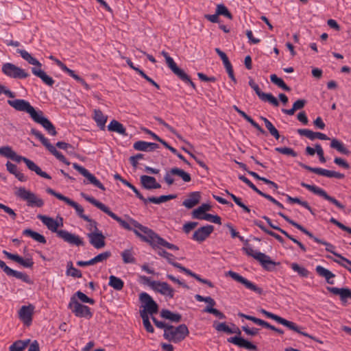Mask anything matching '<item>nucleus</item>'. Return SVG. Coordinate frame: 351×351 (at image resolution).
<instances>
[{
  "instance_id": "f257e3e1",
  "label": "nucleus",
  "mask_w": 351,
  "mask_h": 351,
  "mask_svg": "<svg viewBox=\"0 0 351 351\" xmlns=\"http://www.w3.org/2000/svg\"><path fill=\"white\" fill-rule=\"evenodd\" d=\"M127 223L131 228L130 230H132L136 237L142 241L149 243L153 247L160 245L169 250H178L179 248L177 245L167 242L152 229L143 226L135 219L130 218L129 222Z\"/></svg>"
},
{
  "instance_id": "f03ea898",
  "label": "nucleus",
  "mask_w": 351,
  "mask_h": 351,
  "mask_svg": "<svg viewBox=\"0 0 351 351\" xmlns=\"http://www.w3.org/2000/svg\"><path fill=\"white\" fill-rule=\"evenodd\" d=\"M8 104L16 110L28 113L31 118L41 125L51 136H56L57 132L53 123L45 117L41 110L36 111L30 103L23 99H9Z\"/></svg>"
},
{
  "instance_id": "7ed1b4c3",
  "label": "nucleus",
  "mask_w": 351,
  "mask_h": 351,
  "mask_svg": "<svg viewBox=\"0 0 351 351\" xmlns=\"http://www.w3.org/2000/svg\"><path fill=\"white\" fill-rule=\"evenodd\" d=\"M39 219L47 228L53 232H56L57 236L61 238L64 241L76 246H84V242L78 235L72 234L65 230H58L60 224L58 221L51 217L43 215H38Z\"/></svg>"
},
{
  "instance_id": "20e7f679",
  "label": "nucleus",
  "mask_w": 351,
  "mask_h": 351,
  "mask_svg": "<svg viewBox=\"0 0 351 351\" xmlns=\"http://www.w3.org/2000/svg\"><path fill=\"white\" fill-rule=\"evenodd\" d=\"M234 326L233 328L229 327L226 322H214L213 327L218 332H224L227 334H237V336L231 337L227 339L228 342L233 343L239 348H243L247 350H256L257 346L250 341L245 339L244 338L239 337L241 332L239 328L236 326L234 324H232Z\"/></svg>"
},
{
  "instance_id": "39448f33",
  "label": "nucleus",
  "mask_w": 351,
  "mask_h": 351,
  "mask_svg": "<svg viewBox=\"0 0 351 351\" xmlns=\"http://www.w3.org/2000/svg\"><path fill=\"white\" fill-rule=\"evenodd\" d=\"M0 155L16 162H23L29 170L34 171L38 176L48 180L51 179V177L46 172L42 171L34 162L26 157L18 155L9 145L0 147Z\"/></svg>"
},
{
  "instance_id": "423d86ee",
  "label": "nucleus",
  "mask_w": 351,
  "mask_h": 351,
  "mask_svg": "<svg viewBox=\"0 0 351 351\" xmlns=\"http://www.w3.org/2000/svg\"><path fill=\"white\" fill-rule=\"evenodd\" d=\"M237 237L239 238L241 241L243 242L245 246L243 247L242 250L245 252L247 256H252L258 261L262 267L267 271H271L274 269L277 263L272 261L269 256L261 252H254L250 245L248 240L244 239L243 237L239 234V237Z\"/></svg>"
},
{
  "instance_id": "0eeeda50",
  "label": "nucleus",
  "mask_w": 351,
  "mask_h": 351,
  "mask_svg": "<svg viewBox=\"0 0 351 351\" xmlns=\"http://www.w3.org/2000/svg\"><path fill=\"white\" fill-rule=\"evenodd\" d=\"M278 214L281 217H282L287 223H289V224L292 225L293 226H294L295 228H296L297 229H298L299 230L302 232L304 234L307 235L311 239H313V241L315 242L325 245L326 250L327 252L332 253L333 255H335L336 257H337L339 258V255H341V254L337 253V252L334 251L335 246L333 245H332L331 243H330L326 241L319 239L317 237H315L310 231H308L307 229H306L304 226H302V225L295 222V221L292 220L291 219H290L288 216H287L284 213L279 212Z\"/></svg>"
},
{
  "instance_id": "6e6552de",
  "label": "nucleus",
  "mask_w": 351,
  "mask_h": 351,
  "mask_svg": "<svg viewBox=\"0 0 351 351\" xmlns=\"http://www.w3.org/2000/svg\"><path fill=\"white\" fill-rule=\"evenodd\" d=\"M158 254L159 256L165 258L169 264L179 269L180 271L184 272L186 274L194 278L199 282L208 285L209 287H214L213 283L209 280L202 278L200 276L193 272L191 270L183 267L180 263L173 261L174 256L172 254L169 253L164 250H159Z\"/></svg>"
},
{
  "instance_id": "1a4fd4ad",
  "label": "nucleus",
  "mask_w": 351,
  "mask_h": 351,
  "mask_svg": "<svg viewBox=\"0 0 351 351\" xmlns=\"http://www.w3.org/2000/svg\"><path fill=\"white\" fill-rule=\"evenodd\" d=\"M46 191L47 193L56 197V198H58L60 200L64 202L66 204H67L70 206L73 207L75 210L77 215L80 218H82V219H84V221H86L87 222L93 223L94 224L95 229L97 230V223L95 220L91 219L88 216L84 214V208L78 203H77L75 201L72 200L71 199L63 195L62 194L56 192V191H54L53 189H52L51 188H47L46 189Z\"/></svg>"
},
{
  "instance_id": "9d476101",
  "label": "nucleus",
  "mask_w": 351,
  "mask_h": 351,
  "mask_svg": "<svg viewBox=\"0 0 351 351\" xmlns=\"http://www.w3.org/2000/svg\"><path fill=\"white\" fill-rule=\"evenodd\" d=\"M189 334L188 327L182 324L178 326H169L165 330L163 337L165 339L174 343H178L183 341Z\"/></svg>"
},
{
  "instance_id": "9b49d317",
  "label": "nucleus",
  "mask_w": 351,
  "mask_h": 351,
  "mask_svg": "<svg viewBox=\"0 0 351 351\" xmlns=\"http://www.w3.org/2000/svg\"><path fill=\"white\" fill-rule=\"evenodd\" d=\"M81 196L86 199L89 203L92 204L95 206H96L97 208L102 210L104 213L107 214L108 216L112 217L113 219L117 221L120 226L125 229V230H131V228L130 227L129 224L125 221V220L122 219L120 217L117 216L115 213L112 212L110 209L106 206L104 204L100 202L99 201L95 199L93 197L89 196L88 195L81 193Z\"/></svg>"
},
{
  "instance_id": "f8f14e48",
  "label": "nucleus",
  "mask_w": 351,
  "mask_h": 351,
  "mask_svg": "<svg viewBox=\"0 0 351 351\" xmlns=\"http://www.w3.org/2000/svg\"><path fill=\"white\" fill-rule=\"evenodd\" d=\"M161 55L165 58L166 63L172 72L183 82L190 85L194 90H195V84L191 80L189 75L177 66L176 63L174 62L173 59L169 56V53L165 51H162Z\"/></svg>"
},
{
  "instance_id": "ddd939ff",
  "label": "nucleus",
  "mask_w": 351,
  "mask_h": 351,
  "mask_svg": "<svg viewBox=\"0 0 351 351\" xmlns=\"http://www.w3.org/2000/svg\"><path fill=\"white\" fill-rule=\"evenodd\" d=\"M14 195L23 201L27 202V205L29 207H43L44 201L37 196L35 193L29 190H27L25 187H19L16 189Z\"/></svg>"
},
{
  "instance_id": "4468645a",
  "label": "nucleus",
  "mask_w": 351,
  "mask_h": 351,
  "mask_svg": "<svg viewBox=\"0 0 351 351\" xmlns=\"http://www.w3.org/2000/svg\"><path fill=\"white\" fill-rule=\"evenodd\" d=\"M259 312L261 313L263 315H265L268 318H270V319H272L274 320H275L276 322H277L278 323L287 327L289 329L291 330H293L295 331V332L298 333V334H300L303 336H305V337H308L311 339H315L314 337H313L311 335H310L309 334L305 332H302L301 330H300V327L298 326L295 323L293 322H291V321H289V320H287L286 319H284L276 314H274L271 312H269L267 311H266L265 309L264 308H261L259 310Z\"/></svg>"
},
{
  "instance_id": "2eb2a0df",
  "label": "nucleus",
  "mask_w": 351,
  "mask_h": 351,
  "mask_svg": "<svg viewBox=\"0 0 351 351\" xmlns=\"http://www.w3.org/2000/svg\"><path fill=\"white\" fill-rule=\"evenodd\" d=\"M30 134L35 136L42 144L47 149V150L53 154L57 159L62 162L66 165H69L70 162L66 160L64 156L60 152H58L56 147L52 145L49 141L44 136V135L38 130L32 128L30 131Z\"/></svg>"
},
{
  "instance_id": "dca6fc26",
  "label": "nucleus",
  "mask_w": 351,
  "mask_h": 351,
  "mask_svg": "<svg viewBox=\"0 0 351 351\" xmlns=\"http://www.w3.org/2000/svg\"><path fill=\"white\" fill-rule=\"evenodd\" d=\"M68 308L71 310L72 313H73L76 317H85L87 319H90L93 317L90 308L88 306L80 303L75 296L71 298L68 304Z\"/></svg>"
},
{
  "instance_id": "f3484780",
  "label": "nucleus",
  "mask_w": 351,
  "mask_h": 351,
  "mask_svg": "<svg viewBox=\"0 0 351 351\" xmlns=\"http://www.w3.org/2000/svg\"><path fill=\"white\" fill-rule=\"evenodd\" d=\"M300 185L310 191L311 192L313 193L314 194H316L322 197H323L324 199L328 201L329 202L335 205L338 208L341 210L345 209V206L343 205L340 202H339L337 199H336L335 197L329 195L326 191L322 189V188H319L315 185H311L306 184L305 182H301Z\"/></svg>"
},
{
  "instance_id": "a211bd4d",
  "label": "nucleus",
  "mask_w": 351,
  "mask_h": 351,
  "mask_svg": "<svg viewBox=\"0 0 351 351\" xmlns=\"http://www.w3.org/2000/svg\"><path fill=\"white\" fill-rule=\"evenodd\" d=\"M174 176L180 178L184 182H189L191 180V176L189 173L178 167H173L167 171L164 176V180L169 186L172 185L176 180Z\"/></svg>"
},
{
  "instance_id": "6ab92c4d",
  "label": "nucleus",
  "mask_w": 351,
  "mask_h": 351,
  "mask_svg": "<svg viewBox=\"0 0 351 351\" xmlns=\"http://www.w3.org/2000/svg\"><path fill=\"white\" fill-rule=\"evenodd\" d=\"M2 72L5 75L14 79H25L29 76L24 69L9 62L3 64Z\"/></svg>"
},
{
  "instance_id": "aec40b11",
  "label": "nucleus",
  "mask_w": 351,
  "mask_h": 351,
  "mask_svg": "<svg viewBox=\"0 0 351 351\" xmlns=\"http://www.w3.org/2000/svg\"><path fill=\"white\" fill-rule=\"evenodd\" d=\"M299 165L306 170L315 173L317 175L326 176L327 178H335L337 179H343L345 177L343 173L319 167H312L302 162H299Z\"/></svg>"
},
{
  "instance_id": "412c9836",
  "label": "nucleus",
  "mask_w": 351,
  "mask_h": 351,
  "mask_svg": "<svg viewBox=\"0 0 351 351\" xmlns=\"http://www.w3.org/2000/svg\"><path fill=\"white\" fill-rule=\"evenodd\" d=\"M139 300L143 304L144 310L143 311L151 315L158 313V306L152 298L146 292H142L139 295Z\"/></svg>"
},
{
  "instance_id": "4be33fe9",
  "label": "nucleus",
  "mask_w": 351,
  "mask_h": 351,
  "mask_svg": "<svg viewBox=\"0 0 351 351\" xmlns=\"http://www.w3.org/2000/svg\"><path fill=\"white\" fill-rule=\"evenodd\" d=\"M73 167L77 170L80 174L84 176L89 183L93 184L95 186L99 188L102 191H105L106 188L104 184L91 173H90L86 168L80 166L77 163H73Z\"/></svg>"
},
{
  "instance_id": "5701e85b",
  "label": "nucleus",
  "mask_w": 351,
  "mask_h": 351,
  "mask_svg": "<svg viewBox=\"0 0 351 351\" xmlns=\"http://www.w3.org/2000/svg\"><path fill=\"white\" fill-rule=\"evenodd\" d=\"M228 275L231 277L235 281L243 285L247 289L254 291L255 293L261 295L263 293V289L257 287L255 284L252 283L245 278L243 277L240 274L233 271H229Z\"/></svg>"
},
{
  "instance_id": "b1692460",
  "label": "nucleus",
  "mask_w": 351,
  "mask_h": 351,
  "mask_svg": "<svg viewBox=\"0 0 351 351\" xmlns=\"http://www.w3.org/2000/svg\"><path fill=\"white\" fill-rule=\"evenodd\" d=\"M149 287L155 291L169 298H173L174 296V289L166 282L153 280L150 282Z\"/></svg>"
},
{
  "instance_id": "393cba45",
  "label": "nucleus",
  "mask_w": 351,
  "mask_h": 351,
  "mask_svg": "<svg viewBox=\"0 0 351 351\" xmlns=\"http://www.w3.org/2000/svg\"><path fill=\"white\" fill-rule=\"evenodd\" d=\"M0 267L8 276L15 277L17 279L21 280L23 282L27 284H32L30 278L25 273L14 270L6 265V264L0 259Z\"/></svg>"
},
{
  "instance_id": "a878e982",
  "label": "nucleus",
  "mask_w": 351,
  "mask_h": 351,
  "mask_svg": "<svg viewBox=\"0 0 351 351\" xmlns=\"http://www.w3.org/2000/svg\"><path fill=\"white\" fill-rule=\"evenodd\" d=\"M34 306L29 304L22 306L19 311V317L23 324L29 326L32 322V316L34 312Z\"/></svg>"
},
{
  "instance_id": "bb28decb",
  "label": "nucleus",
  "mask_w": 351,
  "mask_h": 351,
  "mask_svg": "<svg viewBox=\"0 0 351 351\" xmlns=\"http://www.w3.org/2000/svg\"><path fill=\"white\" fill-rule=\"evenodd\" d=\"M238 316L240 317H243L247 320H250L252 322H253L254 324L258 325V326H263L264 328H269L270 330H272L274 331H276V332L279 333V334H283L284 333V331L282 330V329H280V328H278L276 327H275L274 326L270 324L269 323L261 319H259V318H257L256 317H254V316H252V315H245L243 313H241L239 312L238 313Z\"/></svg>"
},
{
  "instance_id": "cd10ccee",
  "label": "nucleus",
  "mask_w": 351,
  "mask_h": 351,
  "mask_svg": "<svg viewBox=\"0 0 351 351\" xmlns=\"http://www.w3.org/2000/svg\"><path fill=\"white\" fill-rule=\"evenodd\" d=\"M90 243L96 249H101L106 245L105 237L98 229L87 234Z\"/></svg>"
},
{
  "instance_id": "c85d7f7f",
  "label": "nucleus",
  "mask_w": 351,
  "mask_h": 351,
  "mask_svg": "<svg viewBox=\"0 0 351 351\" xmlns=\"http://www.w3.org/2000/svg\"><path fill=\"white\" fill-rule=\"evenodd\" d=\"M214 226L212 225H206L198 228L193 234L192 239L197 242L202 243L205 241L210 234L213 232Z\"/></svg>"
},
{
  "instance_id": "c756f323",
  "label": "nucleus",
  "mask_w": 351,
  "mask_h": 351,
  "mask_svg": "<svg viewBox=\"0 0 351 351\" xmlns=\"http://www.w3.org/2000/svg\"><path fill=\"white\" fill-rule=\"evenodd\" d=\"M327 290L334 295H339L343 304H346L347 303L348 298L351 299V289L349 288L328 287Z\"/></svg>"
},
{
  "instance_id": "7c9ffc66",
  "label": "nucleus",
  "mask_w": 351,
  "mask_h": 351,
  "mask_svg": "<svg viewBox=\"0 0 351 351\" xmlns=\"http://www.w3.org/2000/svg\"><path fill=\"white\" fill-rule=\"evenodd\" d=\"M297 132L300 136H306L311 141H313L315 138H319L320 140H330V138L325 134L319 132H313L308 129H298Z\"/></svg>"
},
{
  "instance_id": "2f4dec72",
  "label": "nucleus",
  "mask_w": 351,
  "mask_h": 351,
  "mask_svg": "<svg viewBox=\"0 0 351 351\" xmlns=\"http://www.w3.org/2000/svg\"><path fill=\"white\" fill-rule=\"evenodd\" d=\"M253 90L255 91L258 97L263 101H267L274 106H278L279 101L271 93H265L261 90L258 85H256Z\"/></svg>"
},
{
  "instance_id": "473e14b6",
  "label": "nucleus",
  "mask_w": 351,
  "mask_h": 351,
  "mask_svg": "<svg viewBox=\"0 0 351 351\" xmlns=\"http://www.w3.org/2000/svg\"><path fill=\"white\" fill-rule=\"evenodd\" d=\"M41 68L42 67H32V73L36 77H39L45 84L48 85L49 86H53L55 81L51 77L47 75V73L43 70H42Z\"/></svg>"
},
{
  "instance_id": "72a5a7b5",
  "label": "nucleus",
  "mask_w": 351,
  "mask_h": 351,
  "mask_svg": "<svg viewBox=\"0 0 351 351\" xmlns=\"http://www.w3.org/2000/svg\"><path fill=\"white\" fill-rule=\"evenodd\" d=\"M201 199V193L199 191L191 192L188 198L183 201L182 205L187 208H192L199 204Z\"/></svg>"
},
{
  "instance_id": "f704fd0d",
  "label": "nucleus",
  "mask_w": 351,
  "mask_h": 351,
  "mask_svg": "<svg viewBox=\"0 0 351 351\" xmlns=\"http://www.w3.org/2000/svg\"><path fill=\"white\" fill-rule=\"evenodd\" d=\"M141 182L143 186L146 189H156L161 187V185L156 182V178L152 176H141Z\"/></svg>"
},
{
  "instance_id": "c9c22d12",
  "label": "nucleus",
  "mask_w": 351,
  "mask_h": 351,
  "mask_svg": "<svg viewBox=\"0 0 351 351\" xmlns=\"http://www.w3.org/2000/svg\"><path fill=\"white\" fill-rule=\"evenodd\" d=\"M108 130L110 132H117L124 136H128L126 129L125 128L123 125L115 119H113L110 122V123L108 125Z\"/></svg>"
},
{
  "instance_id": "e433bc0d",
  "label": "nucleus",
  "mask_w": 351,
  "mask_h": 351,
  "mask_svg": "<svg viewBox=\"0 0 351 351\" xmlns=\"http://www.w3.org/2000/svg\"><path fill=\"white\" fill-rule=\"evenodd\" d=\"M16 53L20 54L29 64L36 66V68L42 67V64L25 49H17Z\"/></svg>"
},
{
  "instance_id": "4c0bfd02",
  "label": "nucleus",
  "mask_w": 351,
  "mask_h": 351,
  "mask_svg": "<svg viewBox=\"0 0 351 351\" xmlns=\"http://www.w3.org/2000/svg\"><path fill=\"white\" fill-rule=\"evenodd\" d=\"M330 147L332 149H335L339 153L349 156L350 154V151L345 146V145L340 141L337 138L331 139Z\"/></svg>"
},
{
  "instance_id": "58836bf2",
  "label": "nucleus",
  "mask_w": 351,
  "mask_h": 351,
  "mask_svg": "<svg viewBox=\"0 0 351 351\" xmlns=\"http://www.w3.org/2000/svg\"><path fill=\"white\" fill-rule=\"evenodd\" d=\"M160 316L162 318L169 319L173 322L178 323L182 319V315L179 313H173L169 310L163 309L160 312Z\"/></svg>"
},
{
  "instance_id": "ea45409f",
  "label": "nucleus",
  "mask_w": 351,
  "mask_h": 351,
  "mask_svg": "<svg viewBox=\"0 0 351 351\" xmlns=\"http://www.w3.org/2000/svg\"><path fill=\"white\" fill-rule=\"evenodd\" d=\"M306 104L305 99H298L293 104V107L291 109H282V112L288 115H293L295 112L298 110L302 109Z\"/></svg>"
},
{
  "instance_id": "a19ab883",
  "label": "nucleus",
  "mask_w": 351,
  "mask_h": 351,
  "mask_svg": "<svg viewBox=\"0 0 351 351\" xmlns=\"http://www.w3.org/2000/svg\"><path fill=\"white\" fill-rule=\"evenodd\" d=\"M287 200L288 202L291 204H298L307 209L313 215H315L314 210L312 209V208L309 206V204L306 201H302L299 197H293L289 195H286Z\"/></svg>"
},
{
  "instance_id": "79ce46f5",
  "label": "nucleus",
  "mask_w": 351,
  "mask_h": 351,
  "mask_svg": "<svg viewBox=\"0 0 351 351\" xmlns=\"http://www.w3.org/2000/svg\"><path fill=\"white\" fill-rule=\"evenodd\" d=\"M94 120L97 123L98 127L101 130L105 129V125L107 121V117L105 116L100 110H94Z\"/></svg>"
},
{
  "instance_id": "37998d69",
  "label": "nucleus",
  "mask_w": 351,
  "mask_h": 351,
  "mask_svg": "<svg viewBox=\"0 0 351 351\" xmlns=\"http://www.w3.org/2000/svg\"><path fill=\"white\" fill-rule=\"evenodd\" d=\"M23 234L25 235V236L30 237L34 240H35L37 242H39L40 243L45 244L47 243V240L43 235H42L36 232H34L31 229L24 230L23 231Z\"/></svg>"
},
{
  "instance_id": "c03bdc74",
  "label": "nucleus",
  "mask_w": 351,
  "mask_h": 351,
  "mask_svg": "<svg viewBox=\"0 0 351 351\" xmlns=\"http://www.w3.org/2000/svg\"><path fill=\"white\" fill-rule=\"evenodd\" d=\"M108 285L116 291H121L124 287V282L121 278L112 275L109 277Z\"/></svg>"
},
{
  "instance_id": "a18cd8bd",
  "label": "nucleus",
  "mask_w": 351,
  "mask_h": 351,
  "mask_svg": "<svg viewBox=\"0 0 351 351\" xmlns=\"http://www.w3.org/2000/svg\"><path fill=\"white\" fill-rule=\"evenodd\" d=\"M260 119L265 123L266 128L269 130L271 136H273L276 140L280 138V134L278 130L274 127L271 122L264 117H260Z\"/></svg>"
},
{
  "instance_id": "49530a36",
  "label": "nucleus",
  "mask_w": 351,
  "mask_h": 351,
  "mask_svg": "<svg viewBox=\"0 0 351 351\" xmlns=\"http://www.w3.org/2000/svg\"><path fill=\"white\" fill-rule=\"evenodd\" d=\"M29 343V340H17L14 341L10 347L9 351H24Z\"/></svg>"
},
{
  "instance_id": "de8ad7c7",
  "label": "nucleus",
  "mask_w": 351,
  "mask_h": 351,
  "mask_svg": "<svg viewBox=\"0 0 351 351\" xmlns=\"http://www.w3.org/2000/svg\"><path fill=\"white\" fill-rule=\"evenodd\" d=\"M239 114L241 115L248 123H250L254 128H256L261 134H266L265 131L259 125V124H258L251 117L247 115L244 111L241 110L239 112Z\"/></svg>"
},
{
  "instance_id": "09e8293b",
  "label": "nucleus",
  "mask_w": 351,
  "mask_h": 351,
  "mask_svg": "<svg viewBox=\"0 0 351 351\" xmlns=\"http://www.w3.org/2000/svg\"><path fill=\"white\" fill-rule=\"evenodd\" d=\"M290 267L295 272H297L300 277H308L310 272L305 267L300 266L299 264L296 263H292L290 265Z\"/></svg>"
},
{
  "instance_id": "8fccbe9b",
  "label": "nucleus",
  "mask_w": 351,
  "mask_h": 351,
  "mask_svg": "<svg viewBox=\"0 0 351 351\" xmlns=\"http://www.w3.org/2000/svg\"><path fill=\"white\" fill-rule=\"evenodd\" d=\"M270 80L272 83L278 86L279 88H282L285 91H290L291 88L288 86L285 82L280 77H278L276 74H271L270 75Z\"/></svg>"
},
{
  "instance_id": "3c124183",
  "label": "nucleus",
  "mask_w": 351,
  "mask_h": 351,
  "mask_svg": "<svg viewBox=\"0 0 351 351\" xmlns=\"http://www.w3.org/2000/svg\"><path fill=\"white\" fill-rule=\"evenodd\" d=\"M66 275L74 278H82V274L80 270L73 266V263L69 261L67 263Z\"/></svg>"
},
{
  "instance_id": "603ef678",
  "label": "nucleus",
  "mask_w": 351,
  "mask_h": 351,
  "mask_svg": "<svg viewBox=\"0 0 351 351\" xmlns=\"http://www.w3.org/2000/svg\"><path fill=\"white\" fill-rule=\"evenodd\" d=\"M123 261L125 264L128 263H135V258L133 256V252L132 250H123L121 254Z\"/></svg>"
},
{
  "instance_id": "864d4df0",
  "label": "nucleus",
  "mask_w": 351,
  "mask_h": 351,
  "mask_svg": "<svg viewBox=\"0 0 351 351\" xmlns=\"http://www.w3.org/2000/svg\"><path fill=\"white\" fill-rule=\"evenodd\" d=\"M141 317H142L143 324V326H144L145 330L148 332L153 333L154 332V328L152 326V325L151 324L149 319V317H148L147 314L146 313V312L141 311Z\"/></svg>"
},
{
  "instance_id": "5fc2aeb1",
  "label": "nucleus",
  "mask_w": 351,
  "mask_h": 351,
  "mask_svg": "<svg viewBox=\"0 0 351 351\" xmlns=\"http://www.w3.org/2000/svg\"><path fill=\"white\" fill-rule=\"evenodd\" d=\"M226 193L229 196H230L231 198L232 199V200L234 202V203L239 207L242 208L245 212L250 213V209L241 202V198H239V197H237L236 195H234V194L230 193L228 190H226Z\"/></svg>"
},
{
  "instance_id": "6e6d98bb",
  "label": "nucleus",
  "mask_w": 351,
  "mask_h": 351,
  "mask_svg": "<svg viewBox=\"0 0 351 351\" xmlns=\"http://www.w3.org/2000/svg\"><path fill=\"white\" fill-rule=\"evenodd\" d=\"M216 12L219 16L222 15L229 19H232V14L230 12L228 9L223 4L217 5Z\"/></svg>"
},
{
  "instance_id": "4d7b16f0",
  "label": "nucleus",
  "mask_w": 351,
  "mask_h": 351,
  "mask_svg": "<svg viewBox=\"0 0 351 351\" xmlns=\"http://www.w3.org/2000/svg\"><path fill=\"white\" fill-rule=\"evenodd\" d=\"M56 147L59 149L66 151L67 153L71 155L73 154L75 152V148L72 145L63 141H58L56 143Z\"/></svg>"
},
{
  "instance_id": "13d9d810",
  "label": "nucleus",
  "mask_w": 351,
  "mask_h": 351,
  "mask_svg": "<svg viewBox=\"0 0 351 351\" xmlns=\"http://www.w3.org/2000/svg\"><path fill=\"white\" fill-rule=\"evenodd\" d=\"M204 312L211 313L220 319H225L226 318V315L222 312L211 306H206L204 309Z\"/></svg>"
},
{
  "instance_id": "bf43d9fd",
  "label": "nucleus",
  "mask_w": 351,
  "mask_h": 351,
  "mask_svg": "<svg viewBox=\"0 0 351 351\" xmlns=\"http://www.w3.org/2000/svg\"><path fill=\"white\" fill-rule=\"evenodd\" d=\"M275 151L280 153L282 154L291 156L292 157H296L298 156L297 152H295L292 148L291 147H276Z\"/></svg>"
},
{
  "instance_id": "052dcab7",
  "label": "nucleus",
  "mask_w": 351,
  "mask_h": 351,
  "mask_svg": "<svg viewBox=\"0 0 351 351\" xmlns=\"http://www.w3.org/2000/svg\"><path fill=\"white\" fill-rule=\"evenodd\" d=\"M73 296H77V298L84 303L94 304L95 302L93 299L88 298L86 294L80 291H77Z\"/></svg>"
},
{
  "instance_id": "680f3d73",
  "label": "nucleus",
  "mask_w": 351,
  "mask_h": 351,
  "mask_svg": "<svg viewBox=\"0 0 351 351\" xmlns=\"http://www.w3.org/2000/svg\"><path fill=\"white\" fill-rule=\"evenodd\" d=\"M123 184H125V186H128L130 189H132L134 191V193L136 194V195L138 198H139L141 200L143 201L145 204H147V199H146V198H145L143 196V195L140 193V191L133 184H132L130 182H129L127 180L123 182Z\"/></svg>"
},
{
  "instance_id": "e2e57ef3",
  "label": "nucleus",
  "mask_w": 351,
  "mask_h": 351,
  "mask_svg": "<svg viewBox=\"0 0 351 351\" xmlns=\"http://www.w3.org/2000/svg\"><path fill=\"white\" fill-rule=\"evenodd\" d=\"M110 256H111V252L110 251H106V252L99 254L98 255L95 256L93 258V260L94 261V263L96 264L99 262H103V261L107 260Z\"/></svg>"
},
{
  "instance_id": "0e129e2a",
  "label": "nucleus",
  "mask_w": 351,
  "mask_h": 351,
  "mask_svg": "<svg viewBox=\"0 0 351 351\" xmlns=\"http://www.w3.org/2000/svg\"><path fill=\"white\" fill-rule=\"evenodd\" d=\"M133 147L135 150L148 152L147 142L143 141H138L134 143Z\"/></svg>"
},
{
  "instance_id": "69168bd1",
  "label": "nucleus",
  "mask_w": 351,
  "mask_h": 351,
  "mask_svg": "<svg viewBox=\"0 0 351 351\" xmlns=\"http://www.w3.org/2000/svg\"><path fill=\"white\" fill-rule=\"evenodd\" d=\"M17 263H19L25 268H32L34 265V261L32 258L24 259L20 256L17 261Z\"/></svg>"
},
{
  "instance_id": "338daca9",
  "label": "nucleus",
  "mask_w": 351,
  "mask_h": 351,
  "mask_svg": "<svg viewBox=\"0 0 351 351\" xmlns=\"http://www.w3.org/2000/svg\"><path fill=\"white\" fill-rule=\"evenodd\" d=\"M339 258H340L341 260H343V261L346 262V264H344V263H341V262H340L339 261H337V260H334V262H335L336 263L339 264L341 267L346 268V269H348L351 273V261H350L349 259L345 258L342 255H339Z\"/></svg>"
},
{
  "instance_id": "774afa93",
  "label": "nucleus",
  "mask_w": 351,
  "mask_h": 351,
  "mask_svg": "<svg viewBox=\"0 0 351 351\" xmlns=\"http://www.w3.org/2000/svg\"><path fill=\"white\" fill-rule=\"evenodd\" d=\"M203 218H204V220L211 221V222L217 223V224L221 223V217L218 215H213L212 214L207 213L204 215Z\"/></svg>"
}]
</instances>
